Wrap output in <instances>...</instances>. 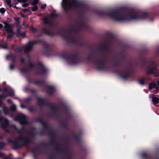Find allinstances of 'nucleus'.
<instances>
[{"label": "nucleus", "mask_w": 159, "mask_h": 159, "mask_svg": "<svg viewBox=\"0 0 159 159\" xmlns=\"http://www.w3.org/2000/svg\"><path fill=\"white\" fill-rule=\"evenodd\" d=\"M3 24H4V27L6 29V31L7 33L8 34L14 33L11 25H9L6 22H4Z\"/></svg>", "instance_id": "nucleus-1"}, {"label": "nucleus", "mask_w": 159, "mask_h": 159, "mask_svg": "<svg viewBox=\"0 0 159 159\" xmlns=\"http://www.w3.org/2000/svg\"><path fill=\"white\" fill-rule=\"evenodd\" d=\"M155 83H150L148 86L149 89L150 90L152 89L155 87Z\"/></svg>", "instance_id": "nucleus-2"}, {"label": "nucleus", "mask_w": 159, "mask_h": 159, "mask_svg": "<svg viewBox=\"0 0 159 159\" xmlns=\"http://www.w3.org/2000/svg\"><path fill=\"white\" fill-rule=\"evenodd\" d=\"M5 2L7 3V5L9 7H11L12 6L11 0H5Z\"/></svg>", "instance_id": "nucleus-3"}, {"label": "nucleus", "mask_w": 159, "mask_h": 159, "mask_svg": "<svg viewBox=\"0 0 159 159\" xmlns=\"http://www.w3.org/2000/svg\"><path fill=\"white\" fill-rule=\"evenodd\" d=\"M152 101L153 103L157 104L158 102V99L157 98H154L152 99Z\"/></svg>", "instance_id": "nucleus-4"}, {"label": "nucleus", "mask_w": 159, "mask_h": 159, "mask_svg": "<svg viewBox=\"0 0 159 159\" xmlns=\"http://www.w3.org/2000/svg\"><path fill=\"white\" fill-rule=\"evenodd\" d=\"M139 84L141 85H143L144 84V79H141L139 81Z\"/></svg>", "instance_id": "nucleus-5"}, {"label": "nucleus", "mask_w": 159, "mask_h": 159, "mask_svg": "<svg viewBox=\"0 0 159 159\" xmlns=\"http://www.w3.org/2000/svg\"><path fill=\"white\" fill-rule=\"evenodd\" d=\"M9 34L8 35L7 37L8 39L11 38H12L14 34V33L8 34Z\"/></svg>", "instance_id": "nucleus-6"}, {"label": "nucleus", "mask_w": 159, "mask_h": 159, "mask_svg": "<svg viewBox=\"0 0 159 159\" xmlns=\"http://www.w3.org/2000/svg\"><path fill=\"white\" fill-rule=\"evenodd\" d=\"M38 7L36 6H35L34 7H32L31 8V10L33 11H35L38 10Z\"/></svg>", "instance_id": "nucleus-7"}, {"label": "nucleus", "mask_w": 159, "mask_h": 159, "mask_svg": "<svg viewBox=\"0 0 159 159\" xmlns=\"http://www.w3.org/2000/svg\"><path fill=\"white\" fill-rule=\"evenodd\" d=\"M5 12V10L3 8H2L0 9V12L2 14H4Z\"/></svg>", "instance_id": "nucleus-8"}, {"label": "nucleus", "mask_w": 159, "mask_h": 159, "mask_svg": "<svg viewBox=\"0 0 159 159\" xmlns=\"http://www.w3.org/2000/svg\"><path fill=\"white\" fill-rule=\"evenodd\" d=\"M23 3L22 6L24 7H27L29 5V4L27 3H25L26 2H23Z\"/></svg>", "instance_id": "nucleus-9"}, {"label": "nucleus", "mask_w": 159, "mask_h": 159, "mask_svg": "<svg viewBox=\"0 0 159 159\" xmlns=\"http://www.w3.org/2000/svg\"><path fill=\"white\" fill-rule=\"evenodd\" d=\"M38 2V0H34L32 3V4L33 5H35V4H37Z\"/></svg>", "instance_id": "nucleus-10"}, {"label": "nucleus", "mask_w": 159, "mask_h": 159, "mask_svg": "<svg viewBox=\"0 0 159 159\" xmlns=\"http://www.w3.org/2000/svg\"><path fill=\"white\" fill-rule=\"evenodd\" d=\"M19 2H27L28 0H17Z\"/></svg>", "instance_id": "nucleus-11"}, {"label": "nucleus", "mask_w": 159, "mask_h": 159, "mask_svg": "<svg viewBox=\"0 0 159 159\" xmlns=\"http://www.w3.org/2000/svg\"><path fill=\"white\" fill-rule=\"evenodd\" d=\"M67 2V0H63L61 3L62 5L64 4H66Z\"/></svg>", "instance_id": "nucleus-12"}, {"label": "nucleus", "mask_w": 159, "mask_h": 159, "mask_svg": "<svg viewBox=\"0 0 159 159\" xmlns=\"http://www.w3.org/2000/svg\"><path fill=\"white\" fill-rule=\"evenodd\" d=\"M23 25L25 28L27 27L28 26V25L25 22H24L23 23Z\"/></svg>", "instance_id": "nucleus-13"}, {"label": "nucleus", "mask_w": 159, "mask_h": 159, "mask_svg": "<svg viewBox=\"0 0 159 159\" xmlns=\"http://www.w3.org/2000/svg\"><path fill=\"white\" fill-rule=\"evenodd\" d=\"M46 4H42L41 6V7L42 9H44L46 7Z\"/></svg>", "instance_id": "nucleus-14"}, {"label": "nucleus", "mask_w": 159, "mask_h": 159, "mask_svg": "<svg viewBox=\"0 0 159 159\" xmlns=\"http://www.w3.org/2000/svg\"><path fill=\"white\" fill-rule=\"evenodd\" d=\"M154 75L155 76H157L159 75V73L157 72L156 74L154 73Z\"/></svg>", "instance_id": "nucleus-15"}, {"label": "nucleus", "mask_w": 159, "mask_h": 159, "mask_svg": "<svg viewBox=\"0 0 159 159\" xmlns=\"http://www.w3.org/2000/svg\"><path fill=\"white\" fill-rule=\"evenodd\" d=\"M10 68L11 70H12L14 68V67L12 65H11L10 66Z\"/></svg>", "instance_id": "nucleus-16"}, {"label": "nucleus", "mask_w": 159, "mask_h": 159, "mask_svg": "<svg viewBox=\"0 0 159 159\" xmlns=\"http://www.w3.org/2000/svg\"><path fill=\"white\" fill-rule=\"evenodd\" d=\"M3 25L0 23V28H2L3 27Z\"/></svg>", "instance_id": "nucleus-17"}, {"label": "nucleus", "mask_w": 159, "mask_h": 159, "mask_svg": "<svg viewBox=\"0 0 159 159\" xmlns=\"http://www.w3.org/2000/svg\"><path fill=\"white\" fill-rule=\"evenodd\" d=\"M20 14L22 16L24 17H25V16L22 13H21V12L20 13Z\"/></svg>", "instance_id": "nucleus-18"}, {"label": "nucleus", "mask_w": 159, "mask_h": 159, "mask_svg": "<svg viewBox=\"0 0 159 159\" xmlns=\"http://www.w3.org/2000/svg\"><path fill=\"white\" fill-rule=\"evenodd\" d=\"M20 33V31H18V35H20L21 34H20L19 33Z\"/></svg>", "instance_id": "nucleus-19"}, {"label": "nucleus", "mask_w": 159, "mask_h": 159, "mask_svg": "<svg viewBox=\"0 0 159 159\" xmlns=\"http://www.w3.org/2000/svg\"><path fill=\"white\" fill-rule=\"evenodd\" d=\"M157 84L159 86V81H157Z\"/></svg>", "instance_id": "nucleus-20"}, {"label": "nucleus", "mask_w": 159, "mask_h": 159, "mask_svg": "<svg viewBox=\"0 0 159 159\" xmlns=\"http://www.w3.org/2000/svg\"><path fill=\"white\" fill-rule=\"evenodd\" d=\"M7 102H11V101L10 100H7Z\"/></svg>", "instance_id": "nucleus-21"}, {"label": "nucleus", "mask_w": 159, "mask_h": 159, "mask_svg": "<svg viewBox=\"0 0 159 159\" xmlns=\"http://www.w3.org/2000/svg\"><path fill=\"white\" fill-rule=\"evenodd\" d=\"M30 29H31V30H33V27H31L30 28Z\"/></svg>", "instance_id": "nucleus-22"}, {"label": "nucleus", "mask_w": 159, "mask_h": 159, "mask_svg": "<svg viewBox=\"0 0 159 159\" xmlns=\"http://www.w3.org/2000/svg\"><path fill=\"white\" fill-rule=\"evenodd\" d=\"M21 107L22 108H23L24 107L22 105H21Z\"/></svg>", "instance_id": "nucleus-23"}, {"label": "nucleus", "mask_w": 159, "mask_h": 159, "mask_svg": "<svg viewBox=\"0 0 159 159\" xmlns=\"http://www.w3.org/2000/svg\"><path fill=\"white\" fill-rule=\"evenodd\" d=\"M23 10V11H27V9H24V10Z\"/></svg>", "instance_id": "nucleus-24"}, {"label": "nucleus", "mask_w": 159, "mask_h": 159, "mask_svg": "<svg viewBox=\"0 0 159 159\" xmlns=\"http://www.w3.org/2000/svg\"><path fill=\"white\" fill-rule=\"evenodd\" d=\"M14 7H15V8H16V6H15Z\"/></svg>", "instance_id": "nucleus-25"}, {"label": "nucleus", "mask_w": 159, "mask_h": 159, "mask_svg": "<svg viewBox=\"0 0 159 159\" xmlns=\"http://www.w3.org/2000/svg\"><path fill=\"white\" fill-rule=\"evenodd\" d=\"M22 61H23V60H22Z\"/></svg>", "instance_id": "nucleus-26"}]
</instances>
